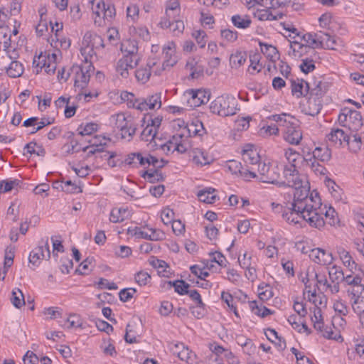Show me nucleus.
<instances>
[{
	"instance_id": "obj_1",
	"label": "nucleus",
	"mask_w": 364,
	"mask_h": 364,
	"mask_svg": "<svg viewBox=\"0 0 364 364\" xmlns=\"http://www.w3.org/2000/svg\"><path fill=\"white\" fill-rule=\"evenodd\" d=\"M293 199L284 201L285 210L283 218L289 224L297 225L301 221L307 222L311 227L320 228L325 224L320 208L321 198L317 193H311L306 186L293 187Z\"/></svg>"
},
{
	"instance_id": "obj_2",
	"label": "nucleus",
	"mask_w": 364,
	"mask_h": 364,
	"mask_svg": "<svg viewBox=\"0 0 364 364\" xmlns=\"http://www.w3.org/2000/svg\"><path fill=\"white\" fill-rule=\"evenodd\" d=\"M105 48L102 38L92 31H87L82 38L80 53L86 63L97 58V52Z\"/></svg>"
},
{
	"instance_id": "obj_3",
	"label": "nucleus",
	"mask_w": 364,
	"mask_h": 364,
	"mask_svg": "<svg viewBox=\"0 0 364 364\" xmlns=\"http://www.w3.org/2000/svg\"><path fill=\"white\" fill-rule=\"evenodd\" d=\"M92 13L95 26L101 27L109 23L115 16L114 6L104 0H95L92 2Z\"/></svg>"
},
{
	"instance_id": "obj_4",
	"label": "nucleus",
	"mask_w": 364,
	"mask_h": 364,
	"mask_svg": "<svg viewBox=\"0 0 364 364\" xmlns=\"http://www.w3.org/2000/svg\"><path fill=\"white\" fill-rule=\"evenodd\" d=\"M301 38L304 41L310 44L311 48H325L335 50L336 46L338 45V38L335 36H331L328 33L319 31L316 33H306Z\"/></svg>"
},
{
	"instance_id": "obj_5",
	"label": "nucleus",
	"mask_w": 364,
	"mask_h": 364,
	"mask_svg": "<svg viewBox=\"0 0 364 364\" xmlns=\"http://www.w3.org/2000/svg\"><path fill=\"white\" fill-rule=\"evenodd\" d=\"M210 109L213 113L220 116H231L236 113V100L232 97L223 95L211 102Z\"/></svg>"
},
{
	"instance_id": "obj_6",
	"label": "nucleus",
	"mask_w": 364,
	"mask_h": 364,
	"mask_svg": "<svg viewBox=\"0 0 364 364\" xmlns=\"http://www.w3.org/2000/svg\"><path fill=\"white\" fill-rule=\"evenodd\" d=\"M114 126L120 132L121 138L128 141H131L136 130V125L131 116H125L119 113L112 116Z\"/></svg>"
},
{
	"instance_id": "obj_7",
	"label": "nucleus",
	"mask_w": 364,
	"mask_h": 364,
	"mask_svg": "<svg viewBox=\"0 0 364 364\" xmlns=\"http://www.w3.org/2000/svg\"><path fill=\"white\" fill-rule=\"evenodd\" d=\"M338 120L341 125L353 131L358 130L363 124L360 113L348 107L341 109Z\"/></svg>"
},
{
	"instance_id": "obj_8",
	"label": "nucleus",
	"mask_w": 364,
	"mask_h": 364,
	"mask_svg": "<svg viewBox=\"0 0 364 364\" xmlns=\"http://www.w3.org/2000/svg\"><path fill=\"white\" fill-rule=\"evenodd\" d=\"M321 86L322 83L318 82V84L315 85L314 87H312L311 91H310L311 97L307 100L306 105H304L303 109V112L306 114L315 116L320 112L322 107L320 97L323 94Z\"/></svg>"
},
{
	"instance_id": "obj_9",
	"label": "nucleus",
	"mask_w": 364,
	"mask_h": 364,
	"mask_svg": "<svg viewBox=\"0 0 364 364\" xmlns=\"http://www.w3.org/2000/svg\"><path fill=\"white\" fill-rule=\"evenodd\" d=\"M242 156L245 163L250 166L247 168V173L249 174L250 178H255L256 167L260 163V157L257 149L252 144H247L242 151Z\"/></svg>"
},
{
	"instance_id": "obj_10",
	"label": "nucleus",
	"mask_w": 364,
	"mask_h": 364,
	"mask_svg": "<svg viewBox=\"0 0 364 364\" xmlns=\"http://www.w3.org/2000/svg\"><path fill=\"white\" fill-rule=\"evenodd\" d=\"M256 173L260 181L268 183H278L279 173L277 167H271L269 164L259 163L256 167Z\"/></svg>"
},
{
	"instance_id": "obj_11",
	"label": "nucleus",
	"mask_w": 364,
	"mask_h": 364,
	"mask_svg": "<svg viewBox=\"0 0 364 364\" xmlns=\"http://www.w3.org/2000/svg\"><path fill=\"white\" fill-rule=\"evenodd\" d=\"M33 65L36 68L37 74L43 68H44L46 73L53 74L56 69V54L46 55L41 53L38 57L34 58Z\"/></svg>"
},
{
	"instance_id": "obj_12",
	"label": "nucleus",
	"mask_w": 364,
	"mask_h": 364,
	"mask_svg": "<svg viewBox=\"0 0 364 364\" xmlns=\"http://www.w3.org/2000/svg\"><path fill=\"white\" fill-rule=\"evenodd\" d=\"M184 97L187 102V106L194 109L207 103L210 99V93L203 90H190L185 92Z\"/></svg>"
},
{
	"instance_id": "obj_13",
	"label": "nucleus",
	"mask_w": 364,
	"mask_h": 364,
	"mask_svg": "<svg viewBox=\"0 0 364 364\" xmlns=\"http://www.w3.org/2000/svg\"><path fill=\"white\" fill-rule=\"evenodd\" d=\"M93 68L92 63H90L86 67L73 65L70 68L71 73L73 75L75 86L84 88L90 80V70Z\"/></svg>"
},
{
	"instance_id": "obj_14",
	"label": "nucleus",
	"mask_w": 364,
	"mask_h": 364,
	"mask_svg": "<svg viewBox=\"0 0 364 364\" xmlns=\"http://www.w3.org/2000/svg\"><path fill=\"white\" fill-rule=\"evenodd\" d=\"M50 252L49 249L48 240L42 241L41 245L33 250L29 255V262L33 265L38 267L42 259H49Z\"/></svg>"
},
{
	"instance_id": "obj_15",
	"label": "nucleus",
	"mask_w": 364,
	"mask_h": 364,
	"mask_svg": "<svg viewBox=\"0 0 364 364\" xmlns=\"http://www.w3.org/2000/svg\"><path fill=\"white\" fill-rule=\"evenodd\" d=\"M284 139L292 145L300 144L302 139V132L295 118L285 127Z\"/></svg>"
},
{
	"instance_id": "obj_16",
	"label": "nucleus",
	"mask_w": 364,
	"mask_h": 364,
	"mask_svg": "<svg viewBox=\"0 0 364 364\" xmlns=\"http://www.w3.org/2000/svg\"><path fill=\"white\" fill-rule=\"evenodd\" d=\"M343 282L350 286V288L347 290L348 295L356 296L360 294L364 299V284H362V278L359 275H346Z\"/></svg>"
},
{
	"instance_id": "obj_17",
	"label": "nucleus",
	"mask_w": 364,
	"mask_h": 364,
	"mask_svg": "<svg viewBox=\"0 0 364 364\" xmlns=\"http://www.w3.org/2000/svg\"><path fill=\"white\" fill-rule=\"evenodd\" d=\"M161 92H155L145 98H140L139 103L136 105L137 109L141 111L159 109L161 107Z\"/></svg>"
},
{
	"instance_id": "obj_18",
	"label": "nucleus",
	"mask_w": 364,
	"mask_h": 364,
	"mask_svg": "<svg viewBox=\"0 0 364 364\" xmlns=\"http://www.w3.org/2000/svg\"><path fill=\"white\" fill-rule=\"evenodd\" d=\"M157 61L154 59L149 60L145 68H140L135 71V76L138 81L145 83L150 77L151 73L155 75H161V70L155 69L154 67L157 64Z\"/></svg>"
},
{
	"instance_id": "obj_19",
	"label": "nucleus",
	"mask_w": 364,
	"mask_h": 364,
	"mask_svg": "<svg viewBox=\"0 0 364 364\" xmlns=\"http://www.w3.org/2000/svg\"><path fill=\"white\" fill-rule=\"evenodd\" d=\"M164 62L162 69L166 70L173 67L178 61V57L176 55V46L173 42H168L163 48Z\"/></svg>"
},
{
	"instance_id": "obj_20",
	"label": "nucleus",
	"mask_w": 364,
	"mask_h": 364,
	"mask_svg": "<svg viewBox=\"0 0 364 364\" xmlns=\"http://www.w3.org/2000/svg\"><path fill=\"white\" fill-rule=\"evenodd\" d=\"M284 176L286 181L281 183L278 181L277 184H279V186L287 183L289 187H299L301 186V183H302L296 166H286L284 168Z\"/></svg>"
},
{
	"instance_id": "obj_21",
	"label": "nucleus",
	"mask_w": 364,
	"mask_h": 364,
	"mask_svg": "<svg viewBox=\"0 0 364 364\" xmlns=\"http://www.w3.org/2000/svg\"><path fill=\"white\" fill-rule=\"evenodd\" d=\"M309 257L313 262L321 265L331 264L333 260L332 254L321 248L312 249Z\"/></svg>"
},
{
	"instance_id": "obj_22",
	"label": "nucleus",
	"mask_w": 364,
	"mask_h": 364,
	"mask_svg": "<svg viewBox=\"0 0 364 364\" xmlns=\"http://www.w3.org/2000/svg\"><path fill=\"white\" fill-rule=\"evenodd\" d=\"M326 137L328 141L336 146H341L345 144H349L348 134L339 128H333Z\"/></svg>"
},
{
	"instance_id": "obj_23",
	"label": "nucleus",
	"mask_w": 364,
	"mask_h": 364,
	"mask_svg": "<svg viewBox=\"0 0 364 364\" xmlns=\"http://www.w3.org/2000/svg\"><path fill=\"white\" fill-rule=\"evenodd\" d=\"M159 25L162 28H168L173 36H178L183 32L185 26L180 19L169 21L168 18H161Z\"/></svg>"
},
{
	"instance_id": "obj_24",
	"label": "nucleus",
	"mask_w": 364,
	"mask_h": 364,
	"mask_svg": "<svg viewBox=\"0 0 364 364\" xmlns=\"http://www.w3.org/2000/svg\"><path fill=\"white\" fill-rule=\"evenodd\" d=\"M254 16L259 21H274L281 19L283 17V13L276 9L272 10L271 8L257 9L254 13Z\"/></svg>"
},
{
	"instance_id": "obj_25",
	"label": "nucleus",
	"mask_w": 364,
	"mask_h": 364,
	"mask_svg": "<svg viewBox=\"0 0 364 364\" xmlns=\"http://www.w3.org/2000/svg\"><path fill=\"white\" fill-rule=\"evenodd\" d=\"M312 51L314 52V48H311L310 44H304L298 42L297 41H290V50L289 55L294 58H301L305 53Z\"/></svg>"
},
{
	"instance_id": "obj_26",
	"label": "nucleus",
	"mask_w": 364,
	"mask_h": 364,
	"mask_svg": "<svg viewBox=\"0 0 364 364\" xmlns=\"http://www.w3.org/2000/svg\"><path fill=\"white\" fill-rule=\"evenodd\" d=\"M337 253L343 264L351 272H354V271L357 270L358 264L353 259V257L348 251L345 250L343 247H338Z\"/></svg>"
},
{
	"instance_id": "obj_27",
	"label": "nucleus",
	"mask_w": 364,
	"mask_h": 364,
	"mask_svg": "<svg viewBox=\"0 0 364 364\" xmlns=\"http://www.w3.org/2000/svg\"><path fill=\"white\" fill-rule=\"evenodd\" d=\"M183 131L185 134L187 133L189 136H203L205 133L203 124L198 119L193 120L185 126Z\"/></svg>"
},
{
	"instance_id": "obj_28",
	"label": "nucleus",
	"mask_w": 364,
	"mask_h": 364,
	"mask_svg": "<svg viewBox=\"0 0 364 364\" xmlns=\"http://www.w3.org/2000/svg\"><path fill=\"white\" fill-rule=\"evenodd\" d=\"M186 70L190 72L192 79H197L203 75V68L195 58H189L186 64Z\"/></svg>"
},
{
	"instance_id": "obj_29",
	"label": "nucleus",
	"mask_w": 364,
	"mask_h": 364,
	"mask_svg": "<svg viewBox=\"0 0 364 364\" xmlns=\"http://www.w3.org/2000/svg\"><path fill=\"white\" fill-rule=\"evenodd\" d=\"M311 89L309 82L300 80H297L296 81L291 80V92L292 95H295L296 97L304 95L305 93L309 92V90L311 91Z\"/></svg>"
},
{
	"instance_id": "obj_30",
	"label": "nucleus",
	"mask_w": 364,
	"mask_h": 364,
	"mask_svg": "<svg viewBox=\"0 0 364 364\" xmlns=\"http://www.w3.org/2000/svg\"><path fill=\"white\" fill-rule=\"evenodd\" d=\"M311 153H307L306 154L304 155V160L306 163V165L316 174L325 175L326 172V168L318 162V160H316L314 158H311Z\"/></svg>"
},
{
	"instance_id": "obj_31",
	"label": "nucleus",
	"mask_w": 364,
	"mask_h": 364,
	"mask_svg": "<svg viewBox=\"0 0 364 364\" xmlns=\"http://www.w3.org/2000/svg\"><path fill=\"white\" fill-rule=\"evenodd\" d=\"M247 58V54L245 51L235 50L230 56V65L231 68L238 69L245 63Z\"/></svg>"
},
{
	"instance_id": "obj_32",
	"label": "nucleus",
	"mask_w": 364,
	"mask_h": 364,
	"mask_svg": "<svg viewBox=\"0 0 364 364\" xmlns=\"http://www.w3.org/2000/svg\"><path fill=\"white\" fill-rule=\"evenodd\" d=\"M190 156L192 157L193 161L200 166L209 164L210 158L205 151L200 149L195 148L191 151Z\"/></svg>"
},
{
	"instance_id": "obj_33",
	"label": "nucleus",
	"mask_w": 364,
	"mask_h": 364,
	"mask_svg": "<svg viewBox=\"0 0 364 364\" xmlns=\"http://www.w3.org/2000/svg\"><path fill=\"white\" fill-rule=\"evenodd\" d=\"M311 158H314L321 162H328L331 158V151L327 146H318L314 149Z\"/></svg>"
},
{
	"instance_id": "obj_34",
	"label": "nucleus",
	"mask_w": 364,
	"mask_h": 364,
	"mask_svg": "<svg viewBox=\"0 0 364 364\" xmlns=\"http://www.w3.org/2000/svg\"><path fill=\"white\" fill-rule=\"evenodd\" d=\"M129 216V212L127 208H113L110 213L109 220L112 223H117L123 222Z\"/></svg>"
},
{
	"instance_id": "obj_35",
	"label": "nucleus",
	"mask_w": 364,
	"mask_h": 364,
	"mask_svg": "<svg viewBox=\"0 0 364 364\" xmlns=\"http://www.w3.org/2000/svg\"><path fill=\"white\" fill-rule=\"evenodd\" d=\"M231 22L237 28L247 29L250 26L252 20L247 15L236 14L231 17Z\"/></svg>"
},
{
	"instance_id": "obj_36",
	"label": "nucleus",
	"mask_w": 364,
	"mask_h": 364,
	"mask_svg": "<svg viewBox=\"0 0 364 364\" xmlns=\"http://www.w3.org/2000/svg\"><path fill=\"white\" fill-rule=\"evenodd\" d=\"M215 191V190L212 188L203 189L198 193V199L201 202L212 204L215 203L217 198Z\"/></svg>"
},
{
	"instance_id": "obj_37",
	"label": "nucleus",
	"mask_w": 364,
	"mask_h": 364,
	"mask_svg": "<svg viewBox=\"0 0 364 364\" xmlns=\"http://www.w3.org/2000/svg\"><path fill=\"white\" fill-rule=\"evenodd\" d=\"M262 53L271 61H275L279 58V53L276 47L265 43H259Z\"/></svg>"
},
{
	"instance_id": "obj_38",
	"label": "nucleus",
	"mask_w": 364,
	"mask_h": 364,
	"mask_svg": "<svg viewBox=\"0 0 364 364\" xmlns=\"http://www.w3.org/2000/svg\"><path fill=\"white\" fill-rule=\"evenodd\" d=\"M141 177L152 183L164 180V176L158 169L146 171L141 174Z\"/></svg>"
},
{
	"instance_id": "obj_39",
	"label": "nucleus",
	"mask_w": 364,
	"mask_h": 364,
	"mask_svg": "<svg viewBox=\"0 0 364 364\" xmlns=\"http://www.w3.org/2000/svg\"><path fill=\"white\" fill-rule=\"evenodd\" d=\"M333 309L340 316H346L349 313V309L346 303L341 299L336 300L333 304ZM338 318H340L343 323H346V321L342 317H334L333 319L336 321Z\"/></svg>"
},
{
	"instance_id": "obj_40",
	"label": "nucleus",
	"mask_w": 364,
	"mask_h": 364,
	"mask_svg": "<svg viewBox=\"0 0 364 364\" xmlns=\"http://www.w3.org/2000/svg\"><path fill=\"white\" fill-rule=\"evenodd\" d=\"M230 171L232 173H240L244 177L249 178V174L245 173H247V169L243 168L242 164L240 161L236 160L229 161L227 165Z\"/></svg>"
},
{
	"instance_id": "obj_41",
	"label": "nucleus",
	"mask_w": 364,
	"mask_h": 364,
	"mask_svg": "<svg viewBox=\"0 0 364 364\" xmlns=\"http://www.w3.org/2000/svg\"><path fill=\"white\" fill-rule=\"evenodd\" d=\"M23 65L18 61H12L6 70L8 75L11 77H20L23 73Z\"/></svg>"
},
{
	"instance_id": "obj_42",
	"label": "nucleus",
	"mask_w": 364,
	"mask_h": 364,
	"mask_svg": "<svg viewBox=\"0 0 364 364\" xmlns=\"http://www.w3.org/2000/svg\"><path fill=\"white\" fill-rule=\"evenodd\" d=\"M328 276L331 282H340L343 281L346 276L341 267L333 265L328 269Z\"/></svg>"
},
{
	"instance_id": "obj_43",
	"label": "nucleus",
	"mask_w": 364,
	"mask_h": 364,
	"mask_svg": "<svg viewBox=\"0 0 364 364\" xmlns=\"http://www.w3.org/2000/svg\"><path fill=\"white\" fill-rule=\"evenodd\" d=\"M20 184L18 179H6L0 182V193H7L13 189H16Z\"/></svg>"
},
{
	"instance_id": "obj_44",
	"label": "nucleus",
	"mask_w": 364,
	"mask_h": 364,
	"mask_svg": "<svg viewBox=\"0 0 364 364\" xmlns=\"http://www.w3.org/2000/svg\"><path fill=\"white\" fill-rule=\"evenodd\" d=\"M284 157L289 164V166H296L297 162L301 158V155L292 148H288L284 149Z\"/></svg>"
},
{
	"instance_id": "obj_45",
	"label": "nucleus",
	"mask_w": 364,
	"mask_h": 364,
	"mask_svg": "<svg viewBox=\"0 0 364 364\" xmlns=\"http://www.w3.org/2000/svg\"><path fill=\"white\" fill-rule=\"evenodd\" d=\"M314 308V315L311 316V321L314 323V327L316 331H322L323 327V322L322 318L321 310L316 306Z\"/></svg>"
},
{
	"instance_id": "obj_46",
	"label": "nucleus",
	"mask_w": 364,
	"mask_h": 364,
	"mask_svg": "<svg viewBox=\"0 0 364 364\" xmlns=\"http://www.w3.org/2000/svg\"><path fill=\"white\" fill-rule=\"evenodd\" d=\"M269 119L279 123V126L285 128L290 123V122L294 119V117L286 113H282L281 114L272 115Z\"/></svg>"
},
{
	"instance_id": "obj_47",
	"label": "nucleus",
	"mask_w": 364,
	"mask_h": 364,
	"mask_svg": "<svg viewBox=\"0 0 364 364\" xmlns=\"http://www.w3.org/2000/svg\"><path fill=\"white\" fill-rule=\"evenodd\" d=\"M11 300L13 305L18 309L21 308L25 304L23 294L19 289H14L12 291V296Z\"/></svg>"
},
{
	"instance_id": "obj_48",
	"label": "nucleus",
	"mask_w": 364,
	"mask_h": 364,
	"mask_svg": "<svg viewBox=\"0 0 364 364\" xmlns=\"http://www.w3.org/2000/svg\"><path fill=\"white\" fill-rule=\"evenodd\" d=\"M364 299L363 298L362 295H356V296H351V306L353 310V311L359 315V316L363 313L364 309V306H361L360 305L363 304Z\"/></svg>"
},
{
	"instance_id": "obj_49",
	"label": "nucleus",
	"mask_w": 364,
	"mask_h": 364,
	"mask_svg": "<svg viewBox=\"0 0 364 364\" xmlns=\"http://www.w3.org/2000/svg\"><path fill=\"white\" fill-rule=\"evenodd\" d=\"M0 29H3V36H0V43H3L4 50H7L11 46V33L8 26H0Z\"/></svg>"
},
{
	"instance_id": "obj_50",
	"label": "nucleus",
	"mask_w": 364,
	"mask_h": 364,
	"mask_svg": "<svg viewBox=\"0 0 364 364\" xmlns=\"http://www.w3.org/2000/svg\"><path fill=\"white\" fill-rule=\"evenodd\" d=\"M24 149L26 151L24 155L26 154H36L38 156H44L46 151L42 146H38L36 142H30L25 146Z\"/></svg>"
},
{
	"instance_id": "obj_51",
	"label": "nucleus",
	"mask_w": 364,
	"mask_h": 364,
	"mask_svg": "<svg viewBox=\"0 0 364 364\" xmlns=\"http://www.w3.org/2000/svg\"><path fill=\"white\" fill-rule=\"evenodd\" d=\"M98 129V124L96 123H87L85 125H80L77 128L78 134L81 136L91 135Z\"/></svg>"
},
{
	"instance_id": "obj_52",
	"label": "nucleus",
	"mask_w": 364,
	"mask_h": 364,
	"mask_svg": "<svg viewBox=\"0 0 364 364\" xmlns=\"http://www.w3.org/2000/svg\"><path fill=\"white\" fill-rule=\"evenodd\" d=\"M121 49L124 54L140 55L138 53V46L135 41H128L127 43H122Z\"/></svg>"
},
{
	"instance_id": "obj_53",
	"label": "nucleus",
	"mask_w": 364,
	"mask_h": 364,
	"mask_svg": "<svg viewBox=\"0 0 364 364\" xmlns=\"http://www.w3.org/2000/svg\"><path fill=\"white\" fill-rule=\"evenodd\" d=\"M259 297L262 301H267L273 296L272 287L267 284H261L258 287Z\"/></svg>"
},
{
	"instance_id": "obj_54",
	"label": "nucleus",
	"mask_w": 364,
	"mask_h": 364,
	"mask_svg": "<svg viewBox=\"0 0 364 364\" xmlns=\"http://www.w3.org/2000/svg\"><path fill=\"white\" fill-rule=\"evenodd\" d=\"M259 55L257 54L250 56V65L247 71L251 75H255V73H259L262 69V65L259 64Z\"/></svg>"
},
{
	"instance_id": "obj_55",
	"label": "nucleus",
	"mask_w": 364,
	"mask_h": 364,
	"mask_svg": "<svg viewBox=\"0 0 364 364\" xmlns=\"http://www.w3.org/2000/svg\"><path fill=\"white\" fill-rule=\"evenodd\" d=\"M184 135L185 133L183 129L181 130V133L173 135L168 141V150L173 151L178 144L182 143L186 139V138H184Z\"/></svg>"
},
{
	"instance_id": "obj_56",
	"label": "nucleus",
	"mask_w": 364,
	"mask_h": 364,
	"mask_svg": "<svg viewBox=\"0 0 364 364\" xmlns=\"http://www.w3.org/2000/svg\"><path fill=\"white\" fill-rule=\"evenodd\" d=\"M15 255V247L14 246H9L5 250L4 256V269H9L11 267L14 262Z\"/></svg>"
},
{
	"instance_id": "obj_57",
	"label": "nucleus",
	"mask_w": 364,
	"mask_h": 364,
	"mask_svg": "<svg viewBox=\"0 0 364 364\" xmlns=\"http://www.w3.org/2000/svg\"><path fill=\"white\" fill-rule=\"evenodd\" d=\"M107 142L100 141L99 144L92 143L91 145L87 146L83 149L84 151H87L89 156L95 154L96 153L102 152L106 146Z\"/></svg>"
},
{
	"instance_id": "obj_58",
	"label": "nucleus",
	"mask_w": 364,
	"mask_h": 364,
	"mask_svg": "<svg viewBox=\"0 0 364 364\" xmlns=\"http://www.w3.org/2000/svg\"><path fill=\"white\" fill-rule=\"evenodd\" d=\"M139 8L136 4H130L127 8V18L129 21L135 22L139 18Z\"/></svg>"
},
{
	"instance_id": "obj_59",
	"label": "nucleus",
	"mask_w": 364,
	"mask_h": 364,
	"mask_svg": "<svg viewBox=\"0 0 364 364\" xmlns=\"http://www.w3.org/2000/svg\"><path fill=\"white\" fill-rule=\"evenodd\" d=\"M129 70H133L132 68H129V65H128L124 60H122L121 58L117 61L116 65V71L119 75H120L122 77L127 78L129 76Z\"/></svg>"
},
{
	"instance_id": "obj_60",
	"label": "nucleus",
	"mask_w": 364,
	"mask_h": 364,
	"mask_svg": "<svg viewBox=\"0 0 364 364\" xmlns=\"http://www.w3.org/2000/svg\"><path fill=\"white\" fill-rule=\"evenodd\" d=\"M251 309L252 312L259 316L262 318L271 314V311L264 306H258L256 301H253L251 304Z\"/></svg>"
},
{
	"instance_id": "obj_61",
	"label": "nucleus",
	"mask_w": 364,
	"mask_h": 364,
	"mask_svg": "<svg viewBox=\"0 0 364 364\" xmlns=\"http://www.w3.org/2000/svg\"><path fill=\"white\" fill-rule=\"evenodd\" d=\"M156 133L157 131L155 128L147 124L141 134V138L145 141H151L155 138Z\"/></svg>"
},
{
	"instance_id": "obj_62",
	"label": "nucleus",
	"mask_w": 364,
	"mask_h": 364,
	"mask_svg": "<svg viewBox=\"0 0 364 364\" xmlns=\"http://www.w3.org/2000/svg\"><path fill=\"white\" fill-rule=\"evenodd\" d=\"M121 98L127 102V105L129 107H132L137 109L136 105L139 103L140 99H136L134 94L128 92H123L121 94Z\"/></svg>"
},
{
	"instance_id": "obj_63",
	"label": "nucleus",
	"mask_w": 364,
	"mask_h": 364,
	"mask_svg": "<svg viewBox=\"0 0 364 364\" xmlns=\"http://www.w3.org/2000/svg\"><path fill=\"white\" fill-rule=\"evenodd\" d=\"M221 38L227 42L233 43L237 41L238 33L230 29H223L220 31Z\"/></svg>"
},
{
	"instance_id": "obj_64",
	"label": "nucleus",
	"mask_w": 364,
	"mask_h": 364,
	"mask_svg": "<svg viewBox=\"0 0 364 364\" xmlns=\"http://www.w3.org/2000/svg\"><path fill=\"white\" fill-rule=\"evenodd\" d=\"M151 280V276L144 271H140L135 274V281L139 286L146 285Z\"/></svg>"
}]
</instances>
